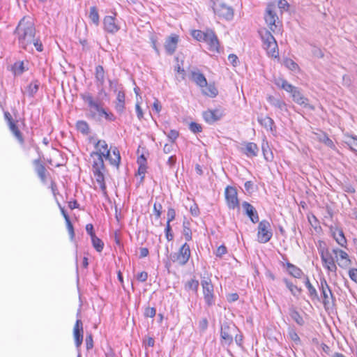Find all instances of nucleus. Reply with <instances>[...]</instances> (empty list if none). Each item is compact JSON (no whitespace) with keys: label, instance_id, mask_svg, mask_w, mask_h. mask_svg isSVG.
Returning <instances> with one entry per match:
<instances>
[{"label":"nucleus","instance_id":"obj_1","mask_svg":"<svg viewBox=\"0 0 357 357\" xmlns=\"http://www.w3.org/2000/svg\"><path fill=\"white\" fill-rule=\"evenodd\" d=\"M14 33L17 35L18 45L20 48L29 52H32L33 45L38 52L43 51V45L40 36H36L35 24L30 18L22 17L19 22Z\"/></svg>","mask_w":357,"mask_h":357},{"label":"nucleus","instance_id":"obj_2","mask_svg":"<svg viewBox=\"0 0 357 357\" xmlns=\"http://www.w3.org/2000/svg\"><path fill=\"white\" fill-rule=\"evenodd\" d=\"M82 100L87 104L89 109V117L96 121H101L102 118L112 122L116 120L114 114L103 107V102L98 98H95L89 92L80 93Z\"/></svg>","mask_w":357,"mask_h":357},{"label":"nucleus","instance_id":"obj_3","mask_svg":"<svg viewBox=\"0 0 357 357\" xmlns=\"http://www.w3.org/2000/svg\"><path fill=\"white\" fill-rule=\"evenodd\" d=\"M263 47L266 51L267 54L273 58H279V50L276 40L272 33L264 29L260 31Z\"/></svg>","mask_w":357,"mask_h":357},{"label":"nucleus","instance_id":"obj_4","mask_svg":"<svg viewBox=\"0 0 357 357\" xmlns=\"http://www.w3.org/2000/svg\"><path fill=\"white\" fill-rule=\"evenodd\" d=\"M239 332L238 328L232 322L225 321L220 326V343L222 346H230L234 342V335Z\"/></svg>","mask_w":357,"mask_h":357},{"label":"nucleus","instance_id":"obj_5","mask_svg":"<svg viewBox=\"0 0 357 357\" xmlns=\"http://www.w3.org/2000/svg\"><path fill=\"white\" fill-rule=\"evenodd\" d=\"M319 289L321 291L320 301H321L325 309L329 307L331 305H334L335 298L324 278L320 279Z\"/></svg>","mask_w":357,"mask_h":357},{"label":"nucleus","instance_id":"obj_6","mask_svg":"<svg viewBox=\"0 0 357 357\" xmlns=\"http://www.w3.org/2000/svg\"><path fill=\"white\" fill-rule=\"evenodd\" d=\"M213 10L219 17L230 20L234 17V10L231 6L220 0H215L213 3Z\"/></svg>","mask_w":357,"mask_h":357},{"label":"nucleus","instance_id":"obj_7","mask_svg":"<svg viewBox=\"0 0 357 357\" xmlns=\"http://www.w3.org/2000/svg\"><path fill=\"white\" fill-rule=\"evenodd\" d=\"M273 236L270 222L266 220L259 222L257 227V241L260 243H268Z\"/></svg>","mask_w":357,"mask_h":357},{"label":"nucleus","instance_id":"obj_8","mask_svg":"<svg viewBox=\"0 0 357 357\" xmlns=\"http://www.w3.org/2000/svg\"><path fill=\"white\" fill-rule=\"evenodd\" d=\"M201 285L203 289L204 299L208 307L215 305V296L214 294V287L211 279H204L201 281Z\"/></svg>","mask_w":357,"mask_h":357},{"label":"nucleus","instance_id":"obj_9","mask_svg":"<svg viewBox=\"0 0 357 357\" xmlns=\"http://www.w3.org/2000/svg\"><path fill=\"white\" fill-rule=\"evenodd\" d=\"M191 255L190 245L185 243L177 252L170 255V259L173 262H178L180 266L185 265Z\"/></svg>","mask_w":357,"mask_h":357},{"label":"nucleus","instance_id":"obj_10","mask_svg":"<svg viewBox=\"0 0 357 357\" xmlns=\"http://www.w3.org/2000/svg\"><path fill=\"white\" fill-rule=\"evenodd\" d=\"M225 199L227 206L230 209L239 208V201L238 199L237 190L234 187L227 186L225 188Z\"/></svg>","mask_w":357,"mask_h":357},{"label":"nucleus","instance_id":"obj_11","mask_svg":"<svg viewBox=\"0 0 357 357\" xmlns=\"http://www.w3.org/2000/svg\"><path fill=\"white\" fill-rule=\"evenodd\" d=\"M264 19L269 29L272 31L275 32L278 27V24L280 23V22H277V20H278V17L275 12L273 10V6L268 5L267 6L266 9Z\"/></svg>","mask_w":357,"mask_h":357},{"label":"nucleus","instance_id":"obj_12","mask_svg":"<svg viewBox=\"0 0 357 357\" xmlns=\"http://www.w3.org/2000/svg\"><path fill=\"white\" fill-rule=\"evenodd\" d=\"M205 35L206 36L202 38V42H204L208 45V49L210 51L219 52V40L215 32L211 29H206Z\"/></svg>","mask_w":357,"mask_h":357},{"label":"nucleus","instance_id":"obj_13","mask_svg":"<svg viewBox=\"0 0 357 357\" xmlns=\"http://www.w3.org/2000/svg\"><path fill=\"white\" fill-rule=\"evenodd\" d=\"M291 96L296 104L310 110H314V107L309 103V99L303 95L301 89L298 87L293 91Z\"/></svg>","mask_w":357,"mask_h":357},{"label":"nucleus","instance_id":"obj_14","mask_svg":"<svg viewBox=\"0 0 357 357\" xmlns=\"http://www.w3.org/2000/svg\"><path fill=\"white\" fill-rule=\"evenodd\" d=\"M225 115L222 109H208L203 112V118L208 124H213L220 120Z\"/></svg>","mask_w":357,"mask_h":357},{"label":"nucleus","instance_id":"obj_15","mask_svg":"<svg viewBox=\"0 0 357 357\" xmlns=\"http://www.w3.org/2000/svg\"><path fill=\"white\" fill-rule=\"evenodd\" d=\"M178 41L179 36L176 33H172L166 38L164 47L168 55H173L175 53Z\"/></svg>","mask_w":357,"mask_h":357},{"label":"nucleus","instance_id":"obj_16","mask_svg":"<svg viewBox=\"0 0 357 357\" xmlns=\"http://www.w3.org/2000/svg\"><path fill=\"white\" fill-rule=\"evenodd\" d=\"M333 253L335 255L336 261L337 264L341 268H347L351 263L348 254L340 249L335 248L332 250Z\"/></svg>","mask_w":357,"mask_h":357},{"label":"nucleus","instance_id":"obj_17","mask_svg":"<svg viewBox=\"0 0 357 357\" xmlns=\"http://www.w3.org/2000/svg\"><path fill=\"white\" fill-rule=\"evenodd\" d=\"M282 258L285 262H281V264L283 266H286L288 273L295 278H301L303 275V271L299 267L288 261L284 255H282Z\"/></svg>","mask_w":357,"mask_h":357},{"label":"nucleus","instance_id":"obj_18","mask_svg":"<svg viewBox=\"0 0 357 357\" xmlns=\"http://www.w3.org/2000/svg\"><path fill=\"white\" fill-rule=\"evenodd\" d=\"M103 28L105 31L109 33H115L119 29L120 26L116 22L115 17L107 15L103 19Z\"/></svg>","mask_w":357,"mask_h":357},{"label":"nucleus","instance_id":"obj_19","mask_svg":"<svg viewBox=\"0 0 357 357\" xmlns=\"http://www.w3.org/2000/svg\"><path fill=\"white\" fill-rule=\"evenodd\" d=\"M83 323L81 319H77L73 328V336L76 347L79 349L83 342Z\"/></svg>","mask_w":357,"mask_h":357},{"label":"nucleus","instance_id":"obj_20","mask_svg":"<svg viewBox=\"0 0 357 357\" xmlns=\"http://www.w3.org/2000/svg\"><path fill=\"white\" fill-rule=\"evenodd\" d=\"M242 207L243 208L245 214L249 217L252 222H259V218L258 215V213L256 208L252 204H250L248 202H243L242 203Z\"/></svg>","mask_w":357,"mask_h":357},{"label":"nucleus","instance_id":"obj_21","mask_svg":"<svg viewBox=\"0 0 357 357\" xmlns=\"http://www.w3.org/2000/svg\"><path fill=\"white\" fill-rule=\"evenodd\" d=\"M321 259L323 264V266L328 271L335 273L337 271V266L335 264V259L332 256V254L327 252L326 255L321 256Z\"/></svg>","mask_w":357,"mask_h":357},{"label":"nucleus","instance_id":"obj_22","mask_svg":"<svg viewBox=\"0 0 357 357\" xmlns=\"http://www.w3.org/2000/svg\"><path fill=\"white\" fill-rule=\"evenodd\" d=\"M273 83L281 89L284 90L287 93L291 94L297 87L289 83L287 80L282 77H275L273 79Z\"/></svg>","mask_w":357,"mask_h":357},{"label":"nucleus","instance_id":"obj_23","mask_svg":"<svg viewBox=\"0 0 357 357\" xmlns=\"http://www.w3.org/2000/svg\"><path fill=\"white\" fill-rule=\"evenodd\" d=\"M35 167V172L42 182H45L47 180V169L45 165L42 163L40 158L35 159L33 161Z\"/></svg>","mask_w":357,"mask_h":357},{"label":"nucleus","instance_id":"obj_24","mask_svg":"<svg viewBox=\"0 0 357 357\" xmlns=\"http://www.w3.org/2000/svg\"><path fill=\"white\" fill-rule=\"evenodd\" d=\"M259 123L267 131H275V123L273 119L268 116L260 115L257 117Z\"/></svg>","mask_w":357,"mask_h":357},{"label":"nucleus","instance_id":"obj_25","mask_svg":"<svg viewBox=\"0 0 357 357\" xmlns=\"http://www.w3.org/2000/svg\"><path fill=\"white\" fill-rule=\"evenodd\" d=\"M266 100L273 107L280 109V111L288 112L287 104L280 98H278L273 96L269 95L266 98Z\"/></svg>","mask_w":357,"mask_h":357},{"label":"nucleus","instance_id":"obj_26","mask_svg":"<svg viewBox=\"0 0 357 357\" xmlns=\"http://www.w3.org/2000/svg\"><path fill=\"white\" fill-rule=\"evenodd\" d=\"M125 93L123 91H119L116 95V99L115 102V109L119 114H122L124 112L125 106Z\"/></svg>","mask_w":357,"mask_h":357},{"label":"nucleus","instance_id":"obj_27","mask_svg":"<svg viewBox=\"0 0 357 357\" xmlns=\"http://www.w3.org/2000/svg\"><path fill=\"white\" fill-rule=\"evenodd\" d=\"M191 79L199 87L204 88L207 86V80L204 76V75L200 73L199 70L197 71H192L191 72Z\"/></svg>","mask_w":357,"mask_h":357},{"label":"nucleus","instance_id":"obj_28","mask_svg":"<svg viewBox=\"0 0 357 357\" xmlns=\"http://www.w3.org/2000/svg\"><path fill=\"white\" fill-rule=\"evenodd\" d=\"M304 283H305V285L308 291V296L311 298V300L320 301V298L317 294V289L311 284L308 276H305V280Z\"/></svg>","mask_w":357,"mask_h":357},{"label":"nucleus","instance_id":"obj_29","mask_svg":"<svg viewBox=\"0 0 357 357\" xmlns=\"http://www.w3.org/2000/svg\"><path fill=\"white\" fill-rule=\"evenodd\" d=\"M333 236L336 242L342 247H346L347 239L342 229L335 228L333 231Z\"/></svg>","mask_w":357,"mask_h":357},{"label":"nucleus","instance_id":"obj_30","mask_svg":"<svg viewBox=\"0 0 357 357\" xmlns=\"http://www.w3.org/2000/svg\"><path fill=\"white\" fill-rule=\"evenodd\" d=\"M344 142L349 149L357 155V136L345 135Z\"/></svg>","mask_w":357,"mask_h":357},{"label":"nucleus","instance_id":"obj_31","mask_svg":"<svg viewBox=\"0 0 357 357\" xmlns=\"http://www.w3.org/2000/svg\"><path fill=\"white\" fill-rule=\"evenodd\" d=\"M289 314L291 318L300 326L305 324V321L299 312L294 306L289 307Z\"/></svg>","mask_w":357,"mask_h":357},{"label":"nucleus","instance_id":"obj_32","mask_svg":"<svg viewBox=\"0 0 357 357\" xmlns=\"http://www.w3.org/2000/svg\"><path fill=\"white\" fill-rule=\"evenodd\" d=\"M93 174L96 178V182L99 184L100 188L102 193L106 195H107V188L105 182V176L102 171L100 170H93Z\"/></svg>","mask_w":357,"mask_h":357},{"label":"nucleus","instance_id":"obj_33","mask_svg":"<svg viewBox=\"0 0 357 357\" xmlns=\"http://www.w3.org/2000/svg\"><path fill=\"white\" fill-rule=\"evenodd\" d=\"M259 148L255 143L248 142L245 144V151L243 153L250 158L255 157L257 155Z\"/></svg>","mask_w":357,"mask_h":357},{"label":"nucleus","instance_id":"obj_34","mask_svg":"<svg viewBox=\"0 0 357 357\" xmlns=\"http://www.w3.org/2000/svg\"><path fill=\"white\" fill-rule=\"evenodd\" d=\"M283 282L294 297H298L302 292V289L294 284L289 279L283 278Z\"/></svg>","mask_w":357,"mask_h":357},{"label":"nucleus","instance_id":"obj_35","mask_svg":"<svg viewBox=\"0 0 357 357\" xmlns=\"http://www.w3.org/2000/svg\"><path fill=\"white\" fill-rule=\"evenodd\" d=\"M95 78L98 86H103L105 84V70L100 65L96 67Z\"/></svg>","mask_w":357,"mask_h":357},{"label":"nucleus","instance_id":"obj_36","mask_svg":"<svg viewBox=\"0 0 357 357\" xmlns=\"http://www.w3.org/2000/svg\"><path fill=\"white\" fill-rule=\"evenodd\" d=\"M8 127H9L10 132L13 133V135L15 136V137L17 139L19 143L21 145H23L24 144V139L23 137L22 133L19 130L15 122V123L10 122V125L8 126Z\"/></svg>","mask_w":357,"mask_h":357},{"label":"nucleus","instance_id":"obj_37","mask_svg":"<svg viewBox=\"0 0 357 357\" xmlns=\"http://www.w3.org/2000/svg\"><path fill=\"white\" fill-rule=\"evenodd\" d=\"M205 89H202V93L208 97L215 98L218 94V91L214 84H208L204 86Z\"/></svg>","mask_w":357,"mask_h":357},{"label":"nucleus","instance_id":"obj_38","mask_svg":"<svg viewBox=\"0 0 357 357\" xmlns=\"http://www.w3.org/2000/svg\"><path fill=\"white\" fill-rule=\"evenodd\" d=\"M89 18L93 24L96 26H98L100 24V16L98 14V10L96 6H92L90 8V11L89 14Z\"/></svg>","mask_w":357,"mask_h":357},{"label":"nucleus","instance_id":"obj_39","mask_svg":"<svg viewBox=\"0 0 357 357\" xmlns=\"http://www.w3.org/2000/svg\"><path fill=\"white\" fill-rule=\"evenodd\" d=\"M76 128L83 135H87L90 132V128L88 123L85 121L80 120L76 123Z\"/></svg>","mask_w":357,"mask_h":357},{"label":"nucleus","instance_id":"obj_40","mask_svg":"<svg viewBox=\"0 0 357 357\" xmlns=\"http://www.w3.org/2000/svg\"><path fill=\"white\" fill-rule=\"evenodd\" d=\"M287 334L289 338L291 341H293L296 345L301 344V338L294 327L290 326L288 328Z\"/></svg>","mask_w":357,"mask_h":357},{"label":"nucleus","instance_id":"obj_41","mask_svg":"<svg viewBox=\"0 0 357 357\" xmlns=\"http://www.w3.org/2000/svg\"><path fill=\"white\" fill-rule=\"evenodd\" d=\"M39 86L40 82L38 80H34L31 82L26 88L28 95L30 97H33L35 94L38 92Z\"/></svg>","mask_w":357,"mask_h":357},{"label":"nucleus","instance_id":"obj_42","mask_svg":"<svg viewBox=\"0 0 357 357\" xmlns=\"http://www.w3.org/2000/svg\"><path fill=\"white\" fill-rule=\"evenodd\" d=\"M91 239L92 245L95 248V250L98 252H101L104 248L103 241L96 236H92Z\"/></svg>","mask_w":357,"mask_h":357},{"label":"nucleus","instance_id":"obj_43","mask_svg":"<svg viewBox=\"0 0 357 357\" xmlns=\"http://www.w3.org/2000/svg\"><path fill=\"white\" fill-rule=\"evenodd\" d=\"M199 281L196 279H191L185 284V289L187 291L192 290L197 292L199 287Z\"/></svg>","mask_w":357,"mask_h":357},{"label":"nucleus","instance_id":"obj_44","mask_svg":"<svg viewBox=\"0 0 357 357\" xmlns=\"http://www.w3.org/2000/svg\"><path fill=\"white\" fill-rule=\"evenodd\" d=\"M189 225L190 224L188 222H183V234L186 241L192 240V231L189 227Z\"/></svg>","mask_w":357,"mask_h":357},{"label":"nucleus","instance_id":"obj_45","mask_svg":"<svg viewBox=\"0 0 357 357\" xmlns=\"http://www.w3.org/2000/svg\"><path fill=\"white\" fill-rule=\"evenodd\" d=\"M98 156V159L93 162V170H100L102 171L105 169V165L103 158L100 155H96Z\"/></svg>","mask_w":357,"mask_h":357},{"label":"nucleus","instance_id":"obj_46","mask_svg":"<svg viewBox=\"0 0 357 357\" xmlns=\"http://www.w3.org/2000/svg\"><path fill=\"white\" fill-rule=\"evenodd\" d=\"M112 153L114 156V159H113L114 160H112V165H114V166H116L118 167L119 166V163L121 162V155H120V152L117 147L114 146L112 149Z\"/></svg>","mask_w":357,"mask_h":357},{"label":"nucleus","instance_id":"obj_47","mask_svg":"<svg viewBox=\"0 0 357 357\" xmlns=\"http://www.w3.org/2000/svg\"><path fill=\"white\" fill-rule=\"evenodd\" d=\"M13 70L15 75H21L24 71V66L23 61L15 62L13 66Z\"/></svg>","mask_w":357,"mask_h":357},{"label":"nucleus","instance_id":"obj_48","mask_svg":"<svg viewBox=\"0 0 357 357\" xmlns=\"http://www.w3.org/2000/svg\"><path fill=\"white\" fill-rule=\"evenodd\" d=\"M91 156L93 155H102V158H105L106 160H108L112 165V160H114L112 159V157L110 155V150H107L106 151H102L100 149H99V151L93 152L91 154Z\"/></svg>","mask_w":357,"mask_h":357},{"label":"nucleus","instance_id":"obj_49","mask_svg":"<svg viewBox=\"0 0 357 357\" xmlns=\"http://www.w3.org/2000/svg\"><path fill=\"white\" fill-rule=\"evenodd\" d=\"M317 249L319 254L320 255V257L324 255H326L327 252H329V250L327 248L326 243L323 241H319L317 244Z\"/></svg>","mask_w":357,"mask_h":357},{"label":"nucleus","instance_id":"obj_50","mask_svg":"<svg viewBox=\"0 0 357 357\" xmlns=\"http://www.w3.org/2000/svg\"><path fill=\"white\" fill-rule=\"evenodd\" d=\"M208 326V319L204 317L199 320L198 323V328L200 333H204L206 331Z\"/></svg>","mask_w":357,"mask_h":357},{"label":"nucleus","instance_id":"obj_51","mask_svg":"<svg viewBox=\"0 0 357 357\" xmlns=\"http://www.w3.org/2000/svg\"><path fill=\"white\" fill-rule=\"evenodd\" d=\"M165 237L168 241H171L174 239V234L172 230V226L170 223L167 222L165 229Z\"/></svg>","mask_w":357,"mask_h":357},{"label":"nucleus","instance_id":"obj_52","mask_svg":"<svg viewBox=\"0 0 357 357\" xmlns=\"http://www.w3.org/2000/svg\"><path fill=\"white\" fill-rule=\"evenodd\" d=\"M162 204L159 202H155L153 204V213L155 214V218L159 219L162 214Z\"/></svg>","mask_w":357,"mask_h":357},{"label":"nucleus","instance_id":"obj_53","mask_svg":"<svg viewBox=\"0 0 357 357\" xmlns=\"http://www.w3.org/2000/svg\"><path fill=\"white\" fill-rule=\"evenodd\" d=\"M284 66L291 70H295L298 68V64L291 59H286L284 61Z\"/></svg>","mask_w":357,"mask_h":357},{"label":"nucleus","instance_id":"obj_54","mask_svg":"<svg viewBox=\"0 0 357 357\" xmlns=\"http://www.w3.org/2000/svg\"><path fill=\"white\" fill-rule=\"evenodd\" d=\"M189 129L192 132L195 134L199 133L202 131V126L196 122H191L189 124Z\"/></svg>","mask_w":357,"mask_h":357},{"label":"nucleus","instance_id":"obj_55","mask_svg":"<svg viewBox=\"0 0 357 357\" xmlns=\"http://www.w3.org/2000/svg\"><path fill=\"white\" fill-rule=\"evenodd\" d=\"M95 148L99 151V149H101L102 151H106L107 150H109L108 149V146L107 142L105 140H98L95 145Z\"/></svg>","mask_w":357,"mask_h":357},{"label":"nucleus","instance_id":"obj_56","mask_svg":"<svg viewBox=\"0 0 357 357\" xmlns=\"http://www.w3.org/2000/svg\"><path fill=\"white\" fill-rule=\"evenodd\" d=\"M192 36L198 41H202V38L206 36L205 31L194 30L192 32Z\"/></svg>","mask_w":357,"mask_h":357},{"label":"nucleus","instance_id":"obj_57","mask_svg":"<svg viewBox=\"0 0 357 357\" xmlns=\"http://www.w3.org/2000/svg\"><path fill=\"white\" fill-rule=\"evenodd\" d=\"M176 218V211L174 208L169 207L167 213V222L171 223Z\"/></svg>","mask_w":357,"mask_h":357},{"label":"nucleus","instance_id":"obj_58","mask_svg":"<svg viewBox=\"0 0 357 357\" xmlns=\"http://www.w3.org/2000/svg\"><path fill=\"white\" fill-rule=\"evenodd\" d=\"M234 340H235L236 344L239 347H243V335L240 331H239V332H237L236 334H234Z\"/></svg>","mask_w":357,"mask_h":357},{"label":"nucleus","instance_id":"obj_59","mask_svg":"<svg viewBox=\"0 0 357 357\" xmlns=\"http://www.w3.org/2000/svg\"><path fill=\"white\" fill-rule=\"evenodd\" d=\"M65 221L66 223L67 229L68 231L70 239L73 240L75 238V232H74L73 225L70 218L68 220H66Z\"/></svg>","mask_w":357,"mask_h":357},{"label":"nucleus","instance_id":"obj_60","mask_svg":"<svg viewBox=\"0 0 357 357\" xmlns=\"http://www.w3.org/2000/svg\"><path fill=\"white\" fill-rule=\"evenodd\" d=\"M85 343H86V349L88 351L91 349L93 347V335L91 333H88L86 335V339H85Z\"/></svg>","mask_w":357,"mask_h":357},{"label":"nucleus","instance_id":"obj_61","mask_svg":"<svg viewBox=\"0 0 357 357\" xmlns=\"http://www.w3.org/2000/svg\"><path fill=\"white\" fill-rule=\"evenodd\" d=\"M150 40H151L152 48L154 50V51L156 53V54L158 56H160V50H159V48L158 47V45H157V38L155 36H152L150 38Z\"/></svg>","mask_w":357,"mask_h":357},{"label":"nucleus","instance_id":"obj_62","mask_svg":"<svg viewBox=\"0 0 357 357\" xmlns=\"http://www.w3.org/2000/svg\"><path fill=\"white\" fill-rule=\"evenodd\" d=\"M156 310L155 307H148L144 310V317L153 318L155 316Z\"/></svg>","mask_w":357,"mask_h":357},{"label":"nucleus","instance_id":"obj_63","mask_svg":"<svg viewBox=\"0 0 357 357\" xmlns=\"http://www.w3.org/2000/svg\"><path fill=\"white\" fill-rule=\"evenodd\" d=\"M227 252V249L225 245H220L215 252V255L217 257L221 258Z\"/></svg>","mask_w":357,"mask_h":357},{"label":"nucleus","instance_id":"obj_64","mask_svg":"<svg viewBox=\"0 0 357 357\" xmlns=\"http://www.w3.org/2000/svg\"><path fill=\"white\" fill-rule=\"evenodd\" d=\"M349 276L351 280L357 284V268H351L349 271Z\"/></svg>","mask_w":357,"mask_h":357}]
</instances>
